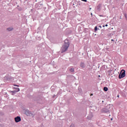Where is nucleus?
<instances>
[{"label": "nucleus", "instance_id": "obj_1", "mask_svg": "<svg viewBox=\"0 0 127 127\" xmlns=\"http://www.w3.org/2000/svg\"><path fill=\"white\" fill-rule=\"evenodd\" d=\"M70 45V43L69 42V41L68 40H64V44L63 45V47H62L61 51H62V53H63L65 52H66Z\"/></svg>", "mask_w": 127, "mask_h": 127}, {"label": "nucleus", "instance_id": "obj_2", "mask_svg": "<svg viewBox=\"0 0 127 127\" xmlns=\"http://www.w3.org/2000/svg\"><path fill=\"white\" fill-rule=\"evenodd\" d=\"M124 71V72H123ZM122 72H123L122 73H120L119 75V79H122L124 78L126 76V73L125 70L123 69L122 70Z\"/></svg>", "mask_w": 127, "mask_h": 127}, {"label": "nucleus", "instance_id": "obj_3", "mask_svg": "<svg viewBox=\"0 0 127 127\" xmlns=\"http://www.w3.org/2000/svg\"><path fill=\"white\" fill-rule=\"evenodd\" d=\"M21 121V119L20 117H17L16 118H15V122L16 123H18L19 122Z\"/></svg>", "mask_w": 127, "mask_h": 127}, {"label": "nucleus", "instance_id": "obj_4", "mask_svg": "<svg viewBox=\"0 0 127 127\" xmlns=\"http://www.w3.org/2000/svg\"><path fill=\"white\" fill-rule=\"evenodd\" d=\"M80 67L81 68H84L85 67V64L83 63H81L80 64Z\"/></svg>", "mask_w": 127, "mask_h": 127}, {"label": "nucleus", "instance_id": "obj_5", "mask_svg": "<svg viewBox=\"0 0 127 127\" xmlns=\"http://www.w3.org/2000/svg\"><path fill=\"white\" fill-rule=\"evenodd\" d=\"M69 71L71 72H74V67H71L70 68H69Z\"/></svg>", "mask_w": 127, "mask_h": 127}, {"label": "nucleus", "instance_id": "obj_6", "mask_svg": "<svg viewBox=\"0 0 127 127\" xmlns=\"http://www.w3.org/2000/svg\"><path fill=\"white\" fill-rule=\"evenodd\" d=\"M108 87H104V91L107 92V91H108Z\"/></svg>", "mask_w": 127, "mask_h": 127}, {"label": "nucleus", "instance_id": "obj_7", "mask_svg": "<svg viewBox=\"0 0 127 127\" xmlns=\"http://www.w3.org/2000/svg\"><path fill=\"white\" fill-rule=\"evenodd\" d=\"M7 30L8 31H11L13 30V28H8L7 29Z\"/></svg>", "mask_w": 127, "mask_h": 127}, {"label": "nucleus", "instance_id": "obj_8", "mask_svg": "<svg viewBox=\"0 0 127 127\" xmlns=\"http://www.w3.org/2000/svg\"><path fill=\"white\" fill-rule=\"evenodd\" d=\"M97 30H98L97 26L95 27V28H94L95 32H96Z\"/></svg>", "mask_w": 127, "mask_h": 127}, {"label": "nucleus", "instance_id": "obj_9", "mask_svg": "<svg viewBox=\"0 0 127 127\" xmlns=\"http://www.w3.org/2000/svg\"><path fill=\"white\" fill-rule=\"evenodd\" d=\"M81 1L85 2H87V0H81Z\"/></svg>", "mask_w": 127, "mask_h": 127}, {"label": "nucleus", "instance_id": "obj_10", "mask_svg": "<svg viewBox=\"0 0 127 127\" xmlns=\"http://www.w3.org/2000/svg\"><path fill=\"white\" fill-rule=\"evenodd\" d=\"M16 90H17V92H19V91H20V89H19V88H16Z\"/></svg>", "mask_w": 127, "mask_h": 127}, {"label": "nucleus", "instance_id": "obj_11", "mask_svg": "<svg viewBox=\"0 0 127 127\" xmlns=\"http://www.w3.org/2000/svg\"><path fill=\"white\" fill-rule=\"evenodd\" d=\"M70 127H74V125H71Z\"/></svg>", "mask_w": 127, "mask_h": 127}, {"label": "nucleus", "instance_id": "obj_12", "mask_svg": "<svg viewBox=\"0 0 127 127\" xmlns=\"http://www.w3.org/2000/svg\"><path fill=\"white\" fill-rule=\"evenodd\" d=\"M14 86H17V87H19V85H14Z\"/></svg>", "mask_w": 127, "mask_h": 127}, {"label": "nucleus", "instance_id": "obj_13", "mask_svg": "<svg viewBox=\"0 0 127 127\" xmlns=\"http://www.w3.org/2000/svg\"><path fill=\"white\" fill-rule=\"evenodd\" d=\"M105 26H106V27H108V24H106L105 25Z\"/></svg>", "mask_w": 127, "mask_h": 127}, {"label": "nucleus", "instance_id": "obj_14", "mask_svg": "<svg viewBox=\"0 0 127 127\" xmlns=\"http://www.w3.org/2000/svg\"><path fill=\"white\" fill-rule=\"evenodd\" d=\"M99 27L102 28V26H99Z\"/></svg>", "mask_w": 127, "mask_h": 127}, {"label": "nucleus", "instance_id": "obj_15", "mask_svg": "<svg viewBox=\"0 0 127 127\" xmlns=\"http://www.w3.org/2000/svg\"><path fill=\"white\" fill-rule=\"evenodd\" d=\"M105 27V25L103 26V27Z\"/></svg>", "mask_w": 127, "mask_h": 127}, {"label": "nucleus", "instance_id": "obj_16", "mask_svg": "<svg viewBox=\"0 0 127 127\" xmlns=\"http://www.w3.org/2000/svg\"><path fill=\"white\" fill-rule=\"evenodd\" d=\"M111 41H114V40H113V39H112V40H111Z\"/></svg>", "mask_w": 127, "mask_h": 127}, {"label": "nucleus", "instance_id": "obj_17", "mask_svg": "<svg viewBox=\"0 0 127 127\" xmlns=\"http://www.w3.org/2000/svg\"><path fill=\"white\" fill-rule=\"evenodd\" d=\"M111 121H113V118H112V119H111Z\"/></svg>", "mask_w": 127, "mask_h": 127}, {"label": "nucleus", "instance_id": "obj_18", "mask_svg": "<svg viewBox=\"0 0 127 127\" xmlns=\"http://www.w3.org/2000/svg\"><path fill=\"white\" fill-rule=\"evenodd\" d=\"M118 97H119V95H118Z\"/></svg>", "mask_w": 127, "mask_h": 127}]
</instances>
